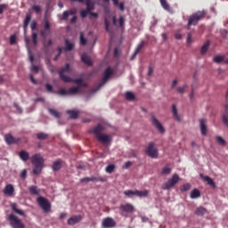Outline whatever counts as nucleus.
Masks as SVG:
<instances>
[{
    "label": "nucleus",
    "mask_w": 228,
    "mask_h": 228,
    "mask_svg": "<svg viewBox=\"0 0 228 228\" xmlns=\"http://www.w3.org/2000/svg\"><path fill=\"white\" fill-rule=\"evenodd\" d=\"M70 69L69 67V64H66L65 68H62L60 72V77L61 80L64 81V83H70L72 81V78H70L67 74H69ZM73 83H76L77 85H79V86L70 87L68 90V95H77L79 94V88L80 86H86V83H83V79L77 78L72 81Z\"/></svg>",
    "instance_id": "nucleus-1"
},
{
    "label": "nucleus",
    "mask_w": 228,
    "mask_h": 228,
    "mask_svg": "<svg viewBox=\"0 0 228 228\" xmlns=\"http://www.w3.org/2000/svg\"><path fill=\"white\" fill-rule=\"evenodd\" d=\"M104 131V126L99 124L93 128L92 133L96 136L98 142L106 145L107 143H111L113 136L111 134H102Z\"/></svg>",
    "instance_id": "nucleus-2"
},
{
    "label": "nucleus",
    "mask_w": 228,
    "mask_h": 228,
    "mask_svg": "<svg viewBox=\"0 0 228 228\" xmlns=\"http://www.w3.org/2000/svg\"><path fill=\"white\" fill-rule=\"evenodd\" d=\"M30 161L34 165L33 174H35V175H40L44 169V157H42L40 153H37L30 158Z\"/></svg>",
    "instance_id": "nucleus-3"
},
{
    "label": "nucleus",
    "mask_w": 228,
    "mask_h": 228,
    "mask_svg": "<svg viewBox=\"0 0 228 228\" xmlns=\"http://www.w3.org/2000/svg\"><path fill=\"white\" fill-rule=\"evenodd\" d=\"M111 74H113V69H111L110 67L107 68L103 73V77L102 78L98 86L95 89H94V92L101 90V88H102V86L108 83L110 77H111Z\"/></svg>",
    "instance_id": "nucleus-4"
},
{
    "label": "nucleus",
    "mask_w": 228,
    "mask_h": 228,
    "mask_svg": "<svg viewBox=\"0 0 228 228\" xmlns=\"http://www.w3.org/2000/svg\"><path fill=\"white\" fill-rule=\"evenodd\" d=\"M206 15V12L204 11H199L196 13L192 14V16L190 17L189 21H188V28L190 26H196V24Z\"/></svg>",
    "instance_id": "nucleus-5"
},
{
    "label": "nucleus",
    "mask_w": 228,
    "mask_h": 228,
    "mask_svg": "<svg viewBox=\"0 0 228 228\" xmlns=\"http://www.w3.org/2000/svg\"><path fill=\"white\" fill-rule=\"evenodd\" d=\"M7 220L10 222V225L12 228H24V224H22V221L13 214H10L7 216Z\"/></svg>",
    "instance_id": "nucleus-6"
},
{
    "label": "nucleus",
    "mask_w": 228,
    "mask_h": 228,
    "mask_svg": "<svg viewBox=\"0 0 228 228\" xmlns=\"http://www.w3.org/2000/svg\"><path fill=\"white\" fill-rule=\"evenodd\" d=\"M37 204L43 209L44 213H49L51 211V203L47 199L40 196L37 198Z\"/></svg>",
    "instance_id": "nucleus-7"
},
{
    "label": "nucleus",
    "mask_w": 228,
    "mask_h": 228,
    "mask_svg": "<svg viewBox=\"0 0 228 228\" xmlns=\"http://www.w3.org/2000/svg\"><path fill=\"white\" fill-rule=\"evenodd\" d=\"M145 153L147 156L152 159H156L159 156L158 148H156V144L154 142H150L145 149Z\"/></svg>",
    "instance_id": "nucleus-8"
},
{
    "label": "nucleus",
    "mask_w": 228,
    "mask_h": 228,
    "mask_svg": "<svg viewBox=\"0 0 228 228\" xmlns=\"http://www.w3.org/2000/svg\"><path fill=\"white\" fill-rule=\"evenodd\" d=\"M179 183V175L175 174L173 176L166 182L163 185L162 188L163 190H170L173 186H175Z\"/></svg>",
    "instance_id": "nucleus-9"
},
{
    "label": "nucleus",
    "mask_w": 228,
    "mask_h": 228,
    "mask_svg": "<svg viewBox=\"0 0 228 228\" xmlns=\"http://www.w3.org/2000/svg\"><path fill=\"white\" fill-rule=\"evenodd\" d=\"M151 124L155 126L160 134H165V127L161 125V122L154 116H151Z\"/></svg>",
    "instance_id": "nucleus-10"
},
{
    "label": "nucleus",
    "mask_w": 228,
    "mask_h": 228,
    "mask_svg": "<svg viewBox=\"0 0 228 228\" xmlns=\"http://www.w3.org/2000/svg\"><path fill=\"white\" fill-rule=\"evenodd\" d=\"M102 227H103V228L115 227V221L113 220V218L107 217V218L102 220Z\"/></svg>",
    "instance_id": "nucleus-11"
},
{
    "label": "nucleus",
    "mask_w": 228,
    "mask_h": 228,
    "mask_svg": "<svg viewBox=\"0 0 228 228\" xmlns=\"http://www.w3.org/2000/svg\"><path fill=\"white\" fill-rule=\"evenodd\" d=\"M50 31H51V24L49 23V21L47 20H45V25H44V29L41 31V37L45 38V37H47V35H49Z\"/></svg>",
    "instance_id": "nucleus-12"
},
{
    "label": "nucleus",
    "mask_w": 228,
    "mask_h": 228,
    "mask_svg": "<svg viewBox=\"0 0 228 228\" xmlns=\"http://www.w3.org/2000/svg\"><path fill=\"white\" fill-rule=\"evenodd\" d=\"M13 191H15V189L12 184H7L4 189V195H8V197H12L13 195Z\"/></svg>",
    "instance_id": "nucleus-13"
},
{
    "label": "nucleus",
    "mask_w": 228,
    "mask_h": 228,
    "mask_svg": "<svg viewBox=\"0 0 228 228\" xmlns=\"http://www.w3.org/2000/svg\"><path fill=\"white\" fill-rule=\"evenodd\" d=\"M200 129L203 136L208 134V126L206 125V121L204 119H200Z\"/></svg>",
    "instance_id": "nucleus-14"
},
{
    "label": "nucleus",
    "mask_w": 228,
    "mask_h": 228,
    "mask_svg": "<svg viewBox=\"0 0 228 228\" xmlns=\"http://www.w3.org/2000/svg\"><path fill=\"white\" fill-rule=\"evenodd\" d=\"M200 177H201V179L204 180L205 183H207L209 186H212L213 188H216V184L215 183L213 179H211V177H209L208 175H204L202 174L200 175Z\"/></svg>",
    "instance_id": "nucleus-15"
},
{
    "label": "nucleus",
    "mask_w": 228,
    "mask_h": 228,
    "mask_svg": "<svg viewBox=\"0 0 228 228\" xmlns=\"http://www.w3.org/2000/svg\"><path fill=\"white\" fill-rule=\"evenodd\" d=\"M81 221V216H73L68 220V225H76Z\"/></svg>",
    "instance_id": "nucleus-16"
},
{
    "label": "nucleus",
    "mask_w": 228,
    "mask_h": 228,
    "mask_svg": "<svg viewBox=\"0 0 228 228\" xmlns=\"http://www.w3.org/2000/svg\"><path fill=\"white\" fill-rule=\"evenodd\" d=\"M120 209L125 213H133V211L134 210V208L131 204H126V205H121Z\"/></svg>",
    "instance_id": "nucleus-17"
},
{
    "label": "nucleus",
    "mask_w": 228,
    "mask_h": 228,
    "mask_svg": "<svg viewBox=\"0 0 228 228\" xmlns=\"http://www.w3.org/2000/svg\"><path fill=\"white\" fill-rule=\"evenodd\" d=\"M11 209H12L13 212L16 213V215H20V216H24V211L19 209V208H17V203H12L11 204Z\"/></svg>",
    "instance_id": "nucleus-18"
},
{
    "label": "nucleus",
    "mask_w": 228,
    "mask_h": 228,
    "mask_svg": "<svg viewBox=\"0 0 228 228\" xmlns=\"http://www.w3.org/2000/svg\"><path fill=\"white\" fill-rule=\"evenodd\" d=\"M94 181H104V180H102V178H97L95 176L85 177L80 179V183H91Z\"/></svg>",
    "instance_id": "nucleus-19"
},
{
    "label": "nucleus",
    "mask_w": 228,
    "mask_h": 228,
    "mask_svg": "<svg viewBox=\"0 0 228 228\" xmlns=\"http://www.w3.org/2000/svg\"><path fill=\"white\" fill-rule=\"evenodd\" d=\"M19 158L21 161H28L29 159V153L26 151H21L19 152Z\"/></svg>",
    "instance_id": "nucleus-20"
},
{
    "label": "nucleus",
    "mask_w": 228,
    "mask_h": 228,
    "mask_svg": "<svg viewBox=\"0 0 228 228\" xmlns=\"http://www.w3.org/2000/svg\"><path fill=\"white\" fill-rule=\"evenodd\" d=\"M172 113H173V117H174L175 120H177L178 122H180L181 118L179 117V113H178L177 107L175 106V104L172 105Z\"/></svg>",
    "instance_id": "nucleus-21"
},
{
    "label": "nucleus",
    "mask_w": 228,
    "mask_h": 228,
    "mask_svg": "<svg viewBox=\"0 0 228 228\" xmlns=\"http://www.w3.org/2000/svg\"><path fill=\"white\" fill-rule=\"evenodd\" d=\"M60 168H61V160L58 159L53 162V164L52 166V169L53 170V172H58V170H60Z\"/></svg>",
    "instance_id": "nucleus-22"
},
{
    "label": "nucleus",
    "mask_w": 228,
    "mask_h": 228,
    "mask_svg": "<svg viewBox=\"0 0 228 228\" xmlns=\"http://www.w3.org/2000/svg\"><path fill=\"white\" fill-rule=\"evenodd\" d=\"M86 10L90 12L95 8V4L92 0H86Z\"/></svg>",
    "instance_id": "nucleus-23"
},
{
    "label": "nucleus",
    "mask_w": 228,
    "mask_h": 228,
    "mask_svg": "<svg viewBox=\"0 0 228 228\" xmlns=\"http://www.w3.org/2000/svg\"><path fill=\"white\" fill-rule=\"evenodd\" d=\"M81 60L84 63H86V65H92V59H90V56H88L87 54L84 53L81 56Z\"/></svg>",
    "instance_id": "nucleus-24"
},
{
    "label": "nucleus",
    "mask_w": 228,
    "mask_h": 228,
    "mask_svg": "<svg viewBox=\"0 0 228 228\" xmlns=\"http://www.w3.org/2000/svg\"><path fill=\"white\" fill-rule=\"evenodd\" d=\"M4 140L8 145H12V143H15V138H13V135L8 134L5 135Z\"/></svg>",
    "instance_id": "nucleus-25"
},
{
    "label": "nucleus",
    "mask_w": 228,
    "mask_h": 228,
    "mask_svg": "<svg viewBox=\"0 0 228 228\" xmlns=\"http://www.w3.org/2000/svg\"><path fill=\"white\" fill-rule=\"evenodd\" d=\"M144 45H145V43L141 42V43L137 45V47H136V49H135V51H134L133 56L130 58V60H134V58L136 57V55L138 54V53H140V49H142V47H143Z\"/></svg>",
    "instance_id": "nucleus-26"
},
{
    "label": "nucleus",
    "mask_w": 228,
    "mask_h": 228,
    "mask_svg": "<svg viewBox=\"0 0 228 228\" xmlns=\"http://www.w3.org/2000/svg\"><path fill=\"white\" fill-rule=\"evenodd\" d=\"M208 49H209V41H206L204 45L201 46L200 53L206 54V53H208Z\"/></svg>",
    "instance_id": "nucleus-27"
},
{
    "label": "nucleus",
    "mask_w": 228,
    "mask_h": 228,
    "mask_svg": "<svg viewBox=\"0 0 228 228\" xmlns=\"http://www.w3.org/2000/svg\"><path fill=\"white\" fill-rule=\"evenodd\" d=\"M135 195H136V197H147V195H149V191L135 190Z\"/></svg>",
    "instance_id": "nucleus-28"
},
{
    "label": "nucleus",
    "mask_w": 228,
    "mask_h": 228,
    "mask_svg": "<svg viewBox=\"0 0 228 228\" xmlns=\"http://www.w3.org/2000/svg\"><path fill=\"white\" fill-rule=\"evenodd\" d=\"M200 197V191L198 189H194L191 192V199H199Z\"/></svg>",
    "instance_id": "nucleus-29"
},
{
    "label": "nucleus",
    "mask_w": 228,
    "mask_h": 228,
    "mask_svg": "<svg viewBox=\"0 0 228 228\" xmlns=\"http://www.w3.org/2000/svg\"><path fill=\"white\" fill-rule=\"evenodd\" d=\"M73 47H74V44L69 42V39H66L64 50L65 51H72Z\"/></svg>",
    "instance_id": "nucleus-30"
},
{
    "label": "nucleus",
    "mask_w": 228,
    "mask_h": 228,
    "mask_svg": "<svg viewBox=\"0 0 228 228\" xmlns=\"http://www.w3.org/2000/svg\"><path fill=\"white\" fill-rule=\"evenodd\" d=\"M67 113L71 118H77V116L79 115L78 110H67Z\"/></svg>",
    "instance_id": "nucleus-31"
},
{
    "label": "nucleus",
    "mask_w": 228,
    "mask_h": 228,
    "mask_svg": "<svg viewBox=\"0 0 228 228\" xmlns=\"http://www.w3.org/2000/svg\"><path fill=\"white\" fill-rule=\"evenodd\" d=\"M37 140H47L49 138V134L40 132L37 134Z\"/></svg>",
    "instance_id": "nucleus-32"
},
{
    "label": "nucleus",
    "mask_w": 228,
    "mask_h": 228,
    "mask_svg": "<svg viewBox=\"0 0 228 228\" xmlns=\"http://www.w3.org/2000/svg\"><path fill=\"white\" fill-rule=\"evenodd\" d=\"M195 215L198 216H203V215H206V208L200 207L196 209Z\"/></svg>",
    "instance_id": "nucleus-33"
},
{
    "label": "nucleus",
    "mask_w": 228,
    "mask_h": 228,
    "mask_svg": "<svg viewBox=\"0 0 228 228\" xmlns=\"http://www.w3.org/2000/svg\"><path fill=\"white\" fill-rule=\"evenodd\" d=\"M159 1L162 8L167 12H170V5L168 4V3H167V0H159Z\"/></svg>",
    "instance_id": "nucleus-34"
},
{
    "label": "nucleus",
    "mask_w": 228,
    "mask_h": 228,
    "mask_svg": "<svg viewBox=\"0 0 228 228\" xmlns=\"http://www.w3.org/2000/svg\"><path fill=\"white\" fill-rule=\"evenodd\" d=\"M187 88H188V85H186V84L182 86H178L176 88L177 94H184V92H186Z\"/></svg>",
    "instance_id": "nucleus-35"
},
{
    "label": "nucleus",
    "mask_w": 228,
    "mask_h": 228,
    "mask_svg": "<svg viewBox=\"0 0 228 228\" xmlns=\"http://www.w3.org/2000/svg\"><path fill=\"white\" fill-rule=\"evenodd\" d=\"M125 97L126 101H134V94L129 91L125 94Z\"/></svg>",
    "instance_id": "nucleus-36"
},
{
    "label": "nucleus",
    "mask_w": 228,
    "mask_h": 228,
    "mask_svg": "<svg viewBox=\"0 0 228 228\" xmlns=\"http://www.w3.org/2000/svg\"><path fill=\"white\" fill-rule=\"evenodd\" d=\"M114 170H115V165H113V164H110V165L107 166L106 168H105V172L107 174H113Z\"/></svg>",
    "instance_id": "nucleus-37"
},
{
    "label": "nucleus",
    "mask_w": 228,
    "mask_h": 228,
    "mask_svg": "<svg viewBox=\"0 0 228 228\" xmlns=\"http://www.w3.org/2000/svg\"><path fill=\"white\" fill-rule=\"evenodd\" d=\"M28 191H30L31 195H38V188L35 185L30 186Z\"/></svg>",
    "instance_id": "nucleus-38"
},
{
    "label": "nucleus",
    "mask_w": 228,
    "mask_h": 228,
    "mask_svg": "<svg viewBox=\"0 0 228 228\" xmlns=\"http://www.w3.org/2000/svg\"><path fill=\"white\" fill-rule=\"evenodd\" d=\"M29 22H31V16L27 15L24 20L23 28L26 29L28 26H29Z\"/></svg>",
    "instance_id": "nucleus-39"
},
{
    "label": "nucleus",
    "mask_w": 228,
    "mask_h": 228,
    "mask_svg": "<svg viewBox=\"0 0 228 228\" xmlns=\"http://www.w3.org/2000/svg\"><path fill=\"white\" fill-rule=\"evenodd\" d=\"M49 113H51V115H53V117H55V118H60V113L57 112L56 110L54 109H48Z\"/></svg>",
    "instance_id": "nucleus-40"
},
{
    "label": "nucleus",
    "mask_w": 228,
    "mask_h": 228,
    "mask_svg": "<svg viewBox=\"0 0 228 228\" xmlns=\"http://www.w3.org/2000/svg\"><path fill=\"white\" fill-rule=\"evenodd\" d=\"M69 15H74V12H72V11H66V12H64L63 14H62V19L64 20H67V19H69Z\"/></svg>",
    "instance_id": "nucleus-41"
},
{
    "label": "nucleus",
    "mask_w": 228,
    "mask_h": 228,
    "mask_svg": "<svg viewBox=\"0 0 228 228\" xmlns=\"http://www.w3.org/2000/svg\"><path fill=\"white\" fill-rule=\"evenodd\" d=\"M170 172H172V169L170 167H164L161 171V175H168V174H170Z\"/></svg>",
    "instance_id": "nucleus-42"
},
{
    "label": "nucleus",
    "mask_w": 228,
    "mask_h": 228,
    "mask_svg": "<svg viewBox=\"0 0 228 228\" xmlns=\"http://www.w3.org/2000/svg\"><path fill=\"white\" fill-rule=\"evenodd\" d=\"M104 22H105V31H107V33H110L111 35V29H110V21L108 20V19H105Z\"/></svg>",
    "instance_id": "nucleus-43"
},
{
    "label": "nucleus",
    "mask_w": 228,
    "mask_h": 228,
    "mask_svg": "<svg viewBox=\"0 0 228 228\" xmlns=\"http://www.w3.org/2000/svg\"><path fill=\"white\" fill-rule=\"evenodd\" d=\"M214 61L215 63H222V61H224V57L220 56V55H216L214 57Z\"/></svg>",
    "instance_id": "nucleus-44"
},
{
    "label": "nucleus",
    "mask_w": 228,
    "mask_h": 228,
    "mask_svg": "<svg viewBox=\"0 0 228 228\" xmlns=\"http://www.w3.org/2000/svg\"><path fill=\"white\" fill-rule=\"evenodd\" d=\"M216 139L219 145H225V140L222 138V136L218 135L216 137Z\"/></svg>",
    "instance_id": "nucleus-45"
},
{
    "label": "nucleus",
    "mask_w": 228,
    "mask_h": 228,
    "mask_svg": "<svg viewBox=\"0 0 228 228\" xmlns=\"http://www.w3.org/2000/svg\"><path fill=\"white\" fill-rule=\"evenodd\" d=\"M124 194L126 195V197H131L133 195H136V191H125Z\"/></svg>",
    "instance_id": "nucleus-46"
},
{
    "label": "nucleus",
    "mask_w": 228,
    "mask_h": 228,
    "mask_svg": "<svg viewBox=\"0 0 228 228\" xmlns=\"http://www.w3.org/2000/svg\"><path fill=\"white\" fill-rule=\"evenodd\" d=\"M57 94L59 95L69 96V91H67V90H65L63 88L59 90Z\"/></svg>",
    "instance_id": "nucleus-47"
},
{
    "label": "nucleus",
    "mask_w": 228,
    "mask_h": 228,
    "mask_svg": "<svg viewBox=\"0 0 228 228\" xmlns=\"http://www.w3.org/2000/svg\"><path fill=\"white\" fill-rule=\"evenodd\" d=\"M86 42H88L87 39L85 38V37L83 36V33H80V44H81V45H86Z\"/></svg>",
    "instance_id": "nucleus-48"
},
{
    "label": "nucleus",
    "mask_w": 228,
    "mask_h": 228,
    "mask_svg": "<svg viewBox=\"0 0 228 228\" xmlns=\"http://www.w3.org/2000/svg\"><path fill=\"white\" fill-rule=\"evenodd\" d=\"M191 188V185L190 183H185L182 186L181 191H188Z\"/></svg>",
    "instance_id": "nucleus-49"
},
{
    "label": "nucleus",
    "mask_w": 228,
    "mask_h": 228,
    "mask_svg": "<svg viewBox=\"0 0 228 228\" xmlns=\"http://www.w3.org/2000/svg\"><path fill=\"white\" fill-rule=\"evenodd\" d=\"M32 10L36 12V13H40V12H42V7L40 5H33Z\"/></svg>",
    "instance_id": "nucleus-50"
},
{
    "label": "nucleus",
    "mask_w": 228,
    "mask_h": 228,
    "mask_svg": "<svg viewBox=\"0 0 228 228\" xmlns=\"http://www.w3.org/2000/svg\"><path fill=\"white\" fill-rule=\"evenodd\" d=\"M88 13H90V11L86 10H82L80 12V17H82V19H85V17H86L88 15Z\"/></svg>",
    "instance_id": "nucleus-51"
},
{
    "label": "nucleus",
    "mask_w": 228,
    "mask_h": 228,
    "mask_svg": "<svg viewBox=\"0 0 228 228\" xmlns=\"http://www.w3.org/2000/svg\"><path fill=\"white\" fill-rule=\"evenodd\" d=\"M191 44H193V38L191 37V34L187 35V45H190Z\"/></svg>",
    "instance_id": "nucleus-52"
},
{
    "label": "nucleus",
    "mask_w": 228,
    "mask_h": 228,
    "mask_svg": "<svg viewBox=\"0 0 228 228\" xmlns=\"http://www.w3.org/2000/svg\"><path fill=\"white\" fill-rule=\"evenodd\" d=\"M6 8H8V4H0V15L3 13V12H4V10H6Z\"/></svg>",
    "instance_id": "nucleus-53"
},
{
    "label": "nucleus",
    "mask_w": 228,
    "mask_h": 228,
    "mask_svg": "<svg viewBox=\"0 0 228 228\" xmlns=\"http://www.w3.org/2000/svg\"><path fill=\"white\" fill-rule=\"evenodd\" d=\"M50 45H53V40H51V39L45 40V47H50Z\"/></svg>",
    "instance_id": "nucleus-54"
},
{
    "label": "nucleus",
    "mask_w": 228,
    "mask_h": 228,
    "mask_svg": "<svg viewBox=\"0 0 228 228\" xmlns=\"http://www.w3.org/2000/svg\"><path fill=\"white\" fill-rule=\"evenodd\" d=\"M37 33L33 32L32 33V42H33L34 45H37Z\"/></svg>",
    "instance_id": "nucleus-55"
},
{
    "label": "nucleus",
    "mask_w": 228,
    "mask_h": 228,
    "mask_svg": "<svg viewBox=\"0 0 228 228\" xmlns=\"http://www.w3.org/2000/svg\"><path fill=\"white\" fill-rule=\"evenodd\" d=\"M118 26L120 28H122L124 26V17H119V19L118 20Z\"/></svg>",
    "instance_id": "nucleus-56"
},
{
    "label": "nucleus",
    "mask_w": 228,
    "mask_h": 228,
    "mask_svg": "<svg viewBox=\"0 0 228 228\" xmlns=\"http://www.w3.org/2000/svg\"><path fill=\"white\" fill-rule=\"evenodd\" d=\"M30 28L32 29V31H35V29H37V21L33 20L30 24Z\"/></svg>",
    "instance_id": "nucleus-57"
},
{
    "label": "nucleus",
    "mask_w": 228,
    "mask_h": 228,
    "mask_svg": "<svg viewBox=\"0 0 228 228\" xmlns=\"http://www.w3.org/2000/svg\"><path fill=\"white\" fill-rule=\"evenodd\" d=\"M28 174V171L26 169H23L20 173L21 179H26V175Z\"/></svg>",
    "instance_id": "nucleus-58"
},
{
    "label": "nucleus",
    "mask_w": 228,
    "mask_h": 228,
    "mask_svg": "<svg viewBox=\"0 0 228 228\" xmlns=\"http://www.w3.org/2000/svg\"><path fill=\"white\" fill-rule=\"evenodd\" d=\"M15 40H16L15 36L14 35L11 36V37H10V44H11V45H13V44H15Z\"/></svg>",
    "instance_id": "nucleus-59"
},
{
    "label": "nucleus",
    "mask_w": 228,
    "mask_h": 228,
    "mask_svg": "<svg viewBox=\"0 0 228 228\" xmlns=\"http://www.w3.org/2000/svg\"><path fill=\"white\" fill-rule=\"evenodd\" d=\"M31 70H32V72L38 74V67L37 66H32Z\"/></svg>",
    "instance_id": "nucleus-60"
},
{
    "label": "nucleus",
    "mask_w": 228,
    "mask_h": 228,
    "mask_svg": "<svg viewBox=\"0 0 228 228\" xmlns=\"http://www.w3.org/2000/svg\"><path fill=\"white\" fill-rule=\"evenodd\" d=\"M46 90H47L48 92H53V86L50 85V84H46Z\"/></svg>",
    "instance_id": "nucleus-61"
},
{
    "label": "nucleus",
    "mask_w": 228,
    "mask_h": 228,
    "mask_svg": "<svg viewBox=\"0 0 228 228\" xmlns=\"http://www.w3.org/2000/svg\"><path fill=\"white\" fill-rule=\"evenodd\" d=\"M29 77H30L31 83H33V85H37V80L35 79V77H33V75L30 74Z\"/></svg>",
    "instance_id": "nucleus-62"
},
{
    "label": "nucleus",
    "mask_w": 228,
    "mask_h": 228,
    "mask_svg": "<svg viewBox=\"0 0 228 228\" xmlns=\"http://www.w3.org/2000/svg\"><path fill=\"white\" fill-rule=\"evenodd\" d=\"M176 86H177V79H175L171 84V88H175Z\"/></svg>",
    "instance_id": "nucleus-63"
},
{
    "label": "nucleus",
    "mask_w": 228,
    "mask_h": 228,
    "mask_svg": "<svg viewBox=\"0 0 228 228\" xmlns=\"http://www.w3.org/2000/svg\"><path fill=\"white\" fill-rule=\"evenodd\" d=\"M118 6L121 12H124V3L118 4Z\"/></svg>",
    "instance_id": "nucleus-64"
}]
</instances>
